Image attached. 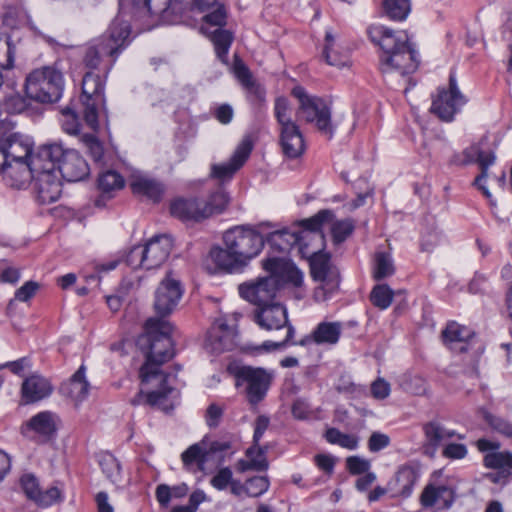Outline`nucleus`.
<instances>
[{"instance_id":"obj_1","label":"nucleus","mask_w":512,"mask_h":512,"mask_svg":"<svg viewBox=\"0 0 512 512\" xmlns=\"http://www.w3.org/2000/svg\"><path fill=\"white\" fill-rule=\"evenodd\" d=\"M130 33V23L119 14L105 33L89 41L83 48L82 62L91 71L83 76L80 101L84 120L92 130L99 126V109L105 104L107 76L129 45Z\"/></svg>"},{"instance_id":"obj_2","label":"nucleus","mask_w":512,"mask_h":512,"mask_svg":"<svg viewBox=\"0 0 512 512\" xmlns=\"http://www.w3.org/2000/svg\"><path fill=\"white\" fill-rule=\"evenodd\" d=\"M172 324L156 317H151L144 324V332L136 340V346L145 356L139 376L142 384H153L156 389L148 392L141 390L132 404L144 402L150 406H158L165 412L174 408V401L179 392L168 384L169 374L161 370V366L174 356L171 334Z\"/></svg>"},{"instance_id":"obj_3","label":"nucleus","mask_w":512,"mask_h":512,"mask_svg":"<svg viewBox=\"0 0 512 512\" xmlns=\"http://www.w3.org/2000/svg\"><path fill=\"white\" fill-rule=\"evenodd\" d=\"M367 33L369 39L382 50L379 67L383 74L397 72L405 76L416 71L419 65L418 53L404 31L373 24L368 27Z\"/></svg>"},{"instance_id":"obj_4","label":"nucleus","mask_w":512,"mask_h":512,"mask_svg":"<svg viewBox=\"0 0 512 512\" xmlns=\"http://www.w3.org/2000/svg\"><path fill=\"white\" fill-rule=\"evenodd\" d=\"M63 90L64 76L57 63L33 69L25 78V95L38 103L57 102Z\"/></svg>"},{"instance_id":"obj_5","label":"nucleus","mask_w":512,"mask_h":512,"mask_svg":"<svg viewBox=\"0 0 512 512\" xmlns=\"http://www.w3.org/2000/svg\"><path fill=\"white\" fill-rule=\"evenodd\" d=\"M60 149L38 148L34 162L36 173L32 179L37 199L41 204H50L59 199L62 183L51 157L59 155Z\"/></svg>"},{"instance_id":"obj_6","label":"nucleus","mask_w":512,"mask_h":512,"mask_svg":"<svg viewBox=\"0 0 512 512\" xmlns=\"http://www.w3.org/2000/svg\"><path fill=\"white\" fill-rule=\"evenodd\" d=\"M291 94L299 103L298 117L307 123L315 124L323 135L331 139L334 135V126L331 121V109L326 102L321 97L308 94L302 86H295Z\"/></svg>"},{"instance_id":"obj_7","label":"nucleus","mask_w":512,"mask_h":512,"mask_svg":"<svg viewBox=\"0 0 512 512\" xmlns=\"http://www.w3.org/2000/svg\"><path fill=\"white\" fill-rule=\"evenodd\" d=\"M310 272L315 281L321 282V285L314 290V299L316 302L329 300L340 285V273L332 265L329 253L318 251H308Z\"/></svg>"},{"instance_id":"obj_8","label":"nucleus","mask_w":512,"mask_h":512,"mask_svg":"<svg viewBox=\"0 0 512 512\" xmlns=\"http://www.w3.org/2000/svg\"><path fill=\"white\" fill-rule=\"evenodd\" d=\"M466 102V97L458 87L456 75L451 72L448 88H438L432 99L430 111L442 121L451 122Z\"/></svg>"},{"instance_id":"obj_9","label":"nucleus","mask_w":512,"mask_h":512,"mask_svg":"<svg viewBox=\"0 0 512 512\" xmlns=\"http://www.w3.org/2000/svg\"><path fill=\"white\" fill-rule=\"evenodd\" d=\"M230 448L229 442L209 441L206 437L200 442L189 446L182 454L181 460L185 468L196 465L199 471H204L210 461H222L223 453Z\"/></svg>"},{"instance_id":"obj_10","label":"nucleus","mask_w":512,"mask_h":512,"mask_svg":"<svg viewBox=\"0 0 512 512\" xmlns=\"http://www.w3.org/2000/svg\"><path fill=\"white\" fill-rule=\"evenodd\" d=\"M60 149V154L51 157L55 164V169L61 174L62 178L68 182H78L89 175V166L86 160L74 149H64L61 144H44L39 148Z\"/></svg>"},{"instance_id":"obj_11","label":"nucleus","mask_w":512,"mask_h":512,"mask_svg":"<svg viewBox=\"0 0 512 512\" xmlns=\"http://www.w3.org/2000/svg\"><path fill=\"white\" fill-rule=\"evenodd\" d=\"M224 246L248 266L256 257V230L247 226H235L223 234Z\"/></svg>"},{"instance_id":"obj_12","label":"nucleus","mask_w":512,"mask_h":512,"mask_svg":"<svg viewBox=\"0 0 512 512\" xmlns=\"http://www.w3.org/2000/svg\"><path fill=\"white\" fill-rule=\"evenodd\" d=\"M254 146L252 135H246L237 145L235 151L227 162L212 164L210 176L221 183L230 181L248 160Z\"/></svg>"},{"instance_id":"obj_13","label":"nucleus","mask_w":512,"mask_h":512,"mask_svg":"<svg viewBox=\"0 0 512 512\" xmlns=\"http://www.w3.org/2000/svg\"><path fill=\"white\" fill-rule=\"evenodd\" d=\"M19 483L27 499L40 508H48L64 499L62 490L57 486L42 490L38 478L33 473H24Z\"/></svg>"},{"instance_id":"obj_14","label":"nucleus","mask_w":512,"mask_h":512,"mask_svg":"<svg viewBox=\"0 0 512 512\" xmlns=\"http://www.w3.org/2000/svg\"><path fill=\"white\" fill-rule=\"evenodd\" d=\"M182 295L183 288L180 281L173 278L171 272L167 273L155 292L154 308L157 318L164 319L172 313Z\"/></svg>"},{"instance_id":"obj_15","label":"nucleus","mask_w":512,"mask_h":512,"mask_svg":"<svg viewBox=\"0 0 512 512\" xmlns=\"http://www.w3.org/2000/svg\"><path fill=\"white\" fill-rule=\"evenodd\" d=\"M56 431L55 415L50 411L37 413L21 427L23 436L40 444H45L53 439Z\"/></svg>"},{"instance_id":"obj_16","label":"nucleus","mask_w":512,"mask_h":512,"mask_svg":"<svg viewBox=\"0 0 512 512\" xmlns=\"http://www.w3.org/2000/svg\"><path fill=\"white\" fill-rule=\"evenodd\" d=\"M133 9L139 16H159L171 24L182 21L181 6L175 0H133Z\"/></svg>"},{"instance_id":"obj_17","label":"nucleus","mask_w":512,"mask_h":512,"mask_svg":"<svg viewBox=\"0 0 512 512\" xmlns=\"http://www.w3.org/2000/svg\"><path fill=\"white\" fill-rule=\"evenodd\" d=\"M246 264L227 247L213 246L206 259V269L210 274L242 273Z\"/></svg>"},{"instance_id":"obj_18","label":"nucleus","mask_w":512,"mask_h":512,"mask_svg":"<svg viewBox=\"0 0 512 512\" xmlns=\"http://www.w3.org/2000/svg\"><path fill=\"white\" fill-rule=\"evenodd\" d=\"M236 337L235 329L227 324L225 318L220 317L208 330L205 346L211 352L220 354L232 350L236 346Z\"/></svg>"},{"instance_id":"obj_19","label":"nucleus","mask_w":512,"mask_h":512,"mask_svg":"<svg viewBox=\"0 0 512 512\" xmlns=\"http://www.w3.org/2000/svg\"><path fill=\"white\" fill-rule=\"evenodd\" d=\"M266 272L275 274L282 288L286 285L301 287L304 281L303 272L290 260L270 258L262 262Z\"/></svg>"},{"instance_id":"obj_20","label":"nucleus","mask_w":512,"mask_h":512,"mask_svg":"<svg viewBox=\"0 0 512 512\" xmlns=\"http://www.w3.org/2000/svg\"><path fill=\"white\" fill-rule=\"evenodd\" d=\"M235 378V386L246 395L252 409L256 407V368L244 365L241 361H233L227 367Z\"/></svg>"},{"instance_id":"obj_21","label":"nucleus","mask_w":512,"mask_h":512,"mask_svg":"<svg viewBox=\"0 0 512 512\" xmlns=\"http://www.w3.org/2000/svg\"><path fill=\"white\" fill-rule=\"evenodd\" d=\"M463 156V164L479 165L481 173L475 178V184L482 190L485 197L490 199L492 195L483 183L486 181L488 168L495 162V153L492 150H483L480 144H473L463 151Z\"/></svg>"},{"instance_id":"obj_22","label":"nucleus","mask_w":512,"mask_h":512,"mask_svg":"<svg viewBox=\"0 0 512 512\" xmlns=\"http://www.w3.org/2000/svg\"><path fill=\"white\" fill-rule=\"evenodd\" d=\"M425 441L423 443L424 454L434 457L442 443L451 438L464 439L465 436L458 434L455 430L446 428L437 420L429 421L422 427Z\"/></svg>"},{"instance_id":"obj_23","label":"nucleus","mask_w":512,"mask_h":512,"mask_svg":"<svg viewBox=\"0 0 512 512\" xmlns=\"http://www.w3.org/2000/svg\"><path fill=\"white\" fill-rule=\"evenodd\" d=\"M455 498L456 493L452 487L428 484L421 493L420 503L424 508L446 510L451 508Z\"/></svg>"},{"instance_id":"obj_24","label":"nucleus","mask_w":512,"mask_h":512,"mask_svg":"<svg viewBox=\"0 0 512 512\" xmlns=\"http://www.w3.org/2000/svg\"><path fill=\"white\" fill-rule=\"evenodd\" d=\"M474 338L475 332L472 329L455 321L449 322L442 331L444 344L457 353H466Z\"/></svg>"},{"instance_id":"obj_25","label":"nucleus","mask_w":512,"mask_h":512,"mask_svg":"<svg viewBox=\"0 0 512 512\" xmlns=\"http://www.w3.org/2000/svg\"><path fill=\"white\" fill-rule=\"evenodd\" d=\"M172 246V239L167 235H156L143 245L146 270L160 267L168 259Z\"/></svg>"},{"instance_id":"obj_26","label":"nucleus","mask_w":512,"mask_h":512,"mask_svg":"<svg viewBox=\"0 0 512 512\" xmlns=\"http://www.w3.org/2000/svg\"><path fill=\"white\" fill-rule=\"evenodd\" d=\"M265 241L281 252L289 251L292 247L298 246L299 251L303 255H308V244L305 242V235L299 233L298 230L283 229L274 231L266 239L261 237V245Z\"/></svg>"},{"instance_id":"obj_27","label":"nucleus","mask_w":512,"mask_h":512,"mask_svg":"<svg viewBox=\"0 0 512 512\" xmlns=\"http://www.w3.org/2000/svg\"><path fill=\"white\" fill-rule=\"evenodd\" d=\"M125 186L124 177L115 170H107L98 175L97 189L99 196L94 200V205L103 208L106 203L115 196V192Z\"/></svg>"},{"instance_id":"obj_28","label":"nucleus","mask_w":512,"mask_h":512,"mask_svg":"<svg viewBox=\"0 0 512 512\" xmlns=\"http://www.w3.org/2000/svg\"><path fill=\"white\" fill-rule=\"evenodd\" d=\"M35 160L36 152L29 160L9 161L4 174L11 180L12 187L20 189L32 181L36 173Z\"/></svg>"},{"instance_id":"obj_29","label":"nucleus","mask_w":512,"mask_h":512,"mask_svg":"<svg viewBox=\"0 0 512 512\" xmlns=\"http://www.w3.org/2000/svg\"><path fill=\"white\" fill-rule=\"evenodd\" d=\"M171 214L183 222H200L206 219L201 199L179 198L170 205Z\"/></svg>"},{"instance_id":"obj_30","label":"nucleus","mask_w":512,"mask_h":512,"mask_svg":"<svg viewBox=\"0 0 512 512\" xmlns=\"http://www.w3.org/2000/svg\"><path fill=\"white\" fill-rule=\"evenodd\" d=\"M52 393V385L41 375L33 374L27 377L21 386V395L25 403H35Z\"/></svg>"},{"instance_id":"obj_31","label":"nucleus","mask_w":512,"mask_h":512,"mask_svg":"<svg viewBox=\"0 0 512 512\" xmlns=\"http://www.w3.org/2000/svg\"><path fill=\"white\" fill-rule=\"evenodd\" d=\"M280 144L283 154L288 158L295 159L304 153L305 142L297 124L280 129Z\"/></svg>"},{"instance_id":"obj_32","label":"nucleus","mask_w":512,"mask_h":512,"mask_svg":"<svg viewBox=\"0 0 512 512\" xmlns=\"http://www.w3.org/2000/svg\"><path fill=\"white\" fill-rule=\"evenodd\" d=\"M0 142L9 161L29 160L34 155L29 139L22 135L9 134Z\"/></svg>"},{"instance_id":"obj_33","label":"nucleus","mask_w":512,"mask_h":512,"mask_svg":"<svg viewBox=\"0 0 512 512\" xmlns=\"http://www.w3.org/2000/svg\"><path fill=\"white\" fill-rule=\"evenodd\" d=\"M334 218L335 215L331 210H320L312 217L301 220L299 224L302 229L298 230V232L305 235V241L313 234L317 236L323 244L325 241V235L322 228L325 224L330 223Z\"/></svg>"},{"instance_id":"obj_34","label":"nucleus","mask_w":512,"mask_h":512,"mask_svg":"<svg viewBox=\"0 0 512 512\" xmlns=\"http://www.w3.org/2000/svg\"><path fill=\"white\" fill-rule=\"evenodd\" d=\"M419 478L420 471L416 465L408 463L400 466L395 474L397 495L403 498L410 497Z\"/></svg>"},{"instance_id":"obj_35","label":"nucleus","mask_w":512,"mask_h":512,"mask_svg":"<svg viewBox=\"0 0 512 512\" xmlns=\"http://www.w3.org/2000/svg\"><path fill=\"white\" fill-rule=\"evenodd\" d=\"M258 300V326L265 330H278L288 321L287 311L281 305H271L260 309Z\"/></svg>"},{"instance_id":"obj_36","label":"nucleus","mask_w":512,"mask_h":512,"mask_svg":"<svg viewBox=\"0 0 512 512\" xmlns=\"http://www.w3.org/2000/svg\"><path fill=\"white\" fill-rule=\"evenodd\" d=\"M343 332V324L339 321H321L313 329L314 344L335 346Z\"/></svg>"},{"instance_id":"obj_37","label":"nucleus","mask_w":512,"mask_h":512,"mask_svg":"<svg viewBox=\"0 0 512 512\" xmlns=\"http://www.w3.org/2000/svg\"><path fill=\"white\" fill-rule=\"evenodd\" d=\"M130 187L135 195L144 196L154 203L161 201L165 190L162 183L147 177H136Z\"/></svg>"},{"instance_id":"obj_38","label":"nucleus","mask_w":512,"mask_h":512,"mask_svg":"<svg viewBox=\"0 0 512 512\" xmlns=\"http://www.w3.org/2000/svg\"><path fill=\"white\" fill-rule=\"evenodd\" d=\"M209 34L218 59L223 64L228 65V52L234 40L232 32L222 28H215Z\"/></svg>"},{"instance_id":"obj_39","label":"nucleus","mask_w":512,"mask_h":512,"mask_svg":"<svg viewBox=\"0 0 512 512\" xmlns=\"http://www.w3.org/2000/svg\"><path fill=\"white\" fill-rule=\"evenodd\" d=\"M381 12L392 21L402 22L411 12V0H383Z\"/></svg>"},{"instance_id":"obj_40","label":"nucleus","mask_w":512,"mask_h":512,"mask_svg":"<svg viewBox=\"0 0 512 512\" xmlns=\"http://www.w3.org/2000/svg\"><path fill=\"white\" fill-rule=\"evenodd\" d=\"M20 39L16 40L12 35L0 33V67L6 71L14 68L16 45Z\"/></svg>"},{"instance_id":"obj_41","label":"nucleus","mask_w":512,"mask_h":512,"mask_svg":"<svg viewBox=\"0 0 512 512\" xmlns=\"http://www.w3.org/2000/svg\"><path fill=\"white\" fill-rule=\"evenodd\" d=\"M30 101L31 100L27 96L24 97L19 93L10 95L5 99L4 105L6 112H0V115L1 118H5L7 116L8 121L11 123V127L9 129H6V134L13 128V123L9 118V114L26 113L29 115L32 110Z\"/></svg>"},{"instance_id":"obj_42","label":"nucleus","mask_w":512,"mask_h":512,"mask_svg":"<svg viewBox=\"0 0 512 512\" xmlns=\"http://www.w3.org/2000/svg\"><path fill=\"white\" fill-rule=\"evenodd\" d=\"M229 202L227 193L222 188H217L211 192L207 199H201L202 209L205 217L208 218L214 214L222 213Z\"/></svg>"},{"instance_id":"obj_43","label":"nucleus","mask_w":512,"mask_h":512,"mask_svg":"<svg viewBox=\"0 0 512 512\" xmlns=\"http://www.w3.org/2000/svg\"><path fill=\"white\" fill-rule=\"evenodd\" d=\"M395 273V266L392 256L387 252H376L373 259L372 277L381 281L391 277Z\"/></svg>"},{"instance_id":"obj_44","label":"nucleus","mask_w":512,"mask_h":512,"mask_svg":"<svg viewBox=\"0 0 512 512\" xmlns=\"http://www.w3.org/2000/svg\"><path fill=\"white\" fill-rule=\"evenodd\" d=\"M89 387L90 385L85 378V367L81 365L70 379L69 396L76 402H81L88 396Z\"/></svg>"},{"instance_id":"obj_45","label":"nucleus","mask_w":512,"mask_h":512,"mask_svg":"<svg viewBox=\"0 0 512 512\" xmlns=\"http://www.w3.org/2000/svg\"><path fill=\"white\" fill-rule=\"evenodd\" d=\"M324 41L323 57L326 63L338 68L347 66L349 64V57L334 50L335 37L331 31H326Z\"/></svg>"},{"instance_id":"obj_46","label":"nucleus","mask_w":512,"mask_h":512,"mask_svg":"<svg viewBox=\"0 0 512 512\" xmlns=\"http://www.w3.org/2000/svg\"><path fill=\"white\" fill-rule=\"evenodd\" d=\"M324 438L328 443L348 450H356L359 446V438L356 435L343 433L337 428H328Z\"/></svg>"},{"instance_id":"obj_47","label":"nucleus","mask_w":512,"mask_h":512,"mask_svg":"<svg viewBox=\"0 0 512 512\" xmlns=\"http://www.w3.org/2000/svg\"><path fill=\"white\" fill-rule=\"evenodd\" d=\"M99 465L109 481L112 483H119L121 481V464L113 454L109 452L102 453L99 456Z\"/></svg>"},{"instance_id":"obj_48","label":"nucleus","mask_w":512,"mask_h":512,"mask_svg":"<svg viewBox=\"0 0 512 512\" xmlns=\"http://www.w3.org/2000/svg\"><path fill=\"white\" fill-rule=\"evenodd\" d=\"M369 299L376 308L386 310L393 302L394 291L387 284H377L372 288Z\"/></svg>"},{"instance_id":"obj_49","label":"nucleus","mask_w":512,"mask_h":512,"mask_svg":"<svg viewBox=\"0 0 512 512\" xmlns=\"http://www.w3.org/2000/svg\"><path fill=\"white\" fill-rule=\"evenodd\" d=\"M330 223L332 241L335 245H339L346 241L355 229V223L350 218L335 221L333 219Z\"/></svg>"},{"instance_id":"obj_50","label":"nucleus","mask_w":512,"mask_h":512,"mask_svg":"<svg viewBox=\"0 0 512 512\" xmlns=\"http://www.w3.org/2000/svg\"><path fill=\"white\" fill-rule=\"evenodd\" d=\"M483 464L486 468L505 470V468L512 469V452L510 451H496L485 454Z\"/></svg>"},{"instance_id":"obj_51","label":"nucleus","mask_w":512,"mask_h":512,"mask_svg":"<svg viewBox=\"0 0 512 512\" xmlns=\"http://www.w3.org/2000/svg\"><path fill=\"white\" fill-rule=\"evenodd\" d=\"M482 415L484 421L494 432L512 439V422L487 410H483Z\"/></svg>"},{"instance_id":"obj_52","label":"nucleus","mask_w":512,"mask_h":512,"mask_svg":"<svg viewBox=\"0 0 512 512\" xmlns=\"http://www.w3.org/2000/svg\"><path fill=\"white\" fill-rule=\"evenodd\" d=\"M61 126L63 131L70 135H77L80 132L81 122L75 109L70 105L61 110Z\"/></svg>"},{"instance_id":"obj_53","label":"nucleus","mask_w":512,"mask_h":512,"mask_svg":"<svg viewBox=\"0 0 512 512\" xmlns=\"http://www.w3.org/2000/svg\"><path fill=\"white\" fill-rule=\"evenodd\" d=\"M232 71L236 79L242 85V87L248 91H251L254 87L253 75L246 64L239 58L238 55H234V63L232 65Z\"/></svg>"},{"instance_id":"obj_54","label":"nucleus","mask_w":512,"mask_h":512,"mask_svg":"<svg viewBox=\"0 0 512 512\" xmlns=\"http://www.w3.org/2000/svg\"><path fill=\"white\" fill-rule=\"evenodd\" d=\"M274 113L280 125V129L285 128L288 125L296 124L291 119V109L286 98L280 97L276 99Z\"/></svg>"},{"instance_id":"obj_55","label":"nucleus","mask_w":512,"mask_h":512,"mask_svg":"<svg viewBox=\"0 0 512 512\" xmlns=\"http://www.w3.org/2000/svg\"><path fill=\"white\" fill-rule=\"evenodd\" d=\"M275 378V370L258 367V402L266 396Z\"/></svg>"},{"instance_id":"obj_56","label":"nucleus","mask_w":512,"mask_h":512,"mask_svg":"<svg viewBox=\"0 0 512 512\" xmlns=\"http://www.w3.org/2000/svg\"><path fill=\"white\" fill-rule=\"evenodd\" d=\"M82 139L94 162L103 163L104 148L97 137L93 134H85Z\"/></svg>"},{"instance_id":"obj_57","label":"nucleus","mask_w":512,"mask_h":512,"mask_svg":"<svg viewBox=\"0 0 512 512\" xmlns=\"http://www.w3.org/2000/svg\"><path fill=\"white\" fill-rule=\"evenodd\" d=\"M346 468L351 475H362L370 471L371 463L360 456H349L346 458Z\"/></svg>"},{"instance_id":"obj_58","label":"nucleus","mask_w":512,"mask_h":512,"mask_svg":"<svg viewBox=\"0 0 512 512\" xmlns=\"http://www.w3.org/2000/svg\"><path fill=\"white\" fill-rule=\"evenodd\" d=\"M256 449V426L254 427L253 437H252V445L247 449L246 455L249 458L240 459L236 464V470L238 472L244 473L249 470L256 469V456L254 455Z\"/></svg>"},{"instance_id":"obj_59","label":"nucleus","mask_w":512,"mask_h":512,"mask_svg":"<svg viewBox=\"0 0 512 512\" xmlns=\"http://www.w3.org/2000/svg\"><path fill=\"white\" fill-rule=\"evenodd\" d=\"M216 8L203 16V21L211 26L222 28L226 24L227 12L223 4H216Z\"/></svg>"},{"instance_id":"obj_60","label":"nucleus","mask_w":512,"mask_h":512,"mask_svg":"<svg viewBox=\"0 0 512 512\" xmlns=\"http://www.w3.org/2000/svg\"><path fill=\"white\" fill-rule=\"evenodd\" d=\"M268 275L258 278V292H266L269 297L275 296L276 292L282 288L275 274L267 272Z\"/></svg>"},{"instance_id":"obj_61","label":"nucleus","mask_w":512,"mask_h":512,"mask_svg":"<svg viewBox=\"0 0 512 512\" xmlns=\"http://www.w3.org/2000/svg\"><path fill=\"white\" fill-rule=\"evenodd\" d=\"M468 454V449L462 443H448L443 447L442 456L449 460H461Z\"/></svg>"},{"instance_id":"obj_62","label":"nucleus","mask_w":512,"mask_h":512,"mask_svg":"<svg viewBox=\"0 0 512 512\" xmlns=\"http://www.w3.org/2000/svg\"><path fill=\"white\" fill-rule=\"evenodd\" d=\"M144 254L145 252L143 246L138 245L132 247L126 257L127 264L133 269H146V260Z\"/></svg>"},{"instance_id":"obj_63","label":"nucleus","mask_w":512,"mask_h":512,"mask_svg":"<svg viewBox=\"0 0 512 512\" xmlns=\"http://www.w3.org/2000/svg\"><path fill=\"white\" fill-rule=\"evenodd\" d=\"M232 471L228 467L221 468L210 480L211 485L217 490H224L233 482Z\"/></svg>"},{"instance_id":"obj_64","label":"nucleus","mask_w":512,"mask_h":512,"mask_svg":"<svg viewBox=\"0 0 512 512\" xmlns=\"http://www.w3.org/2000/svg\"><path fill=\"white\" fill-rule=\"evenodd\" d=\"M292 415L299 420H308L314 417L310 404L304 399L294 401L291 409Z\"/></svg>"}]
</instances>
